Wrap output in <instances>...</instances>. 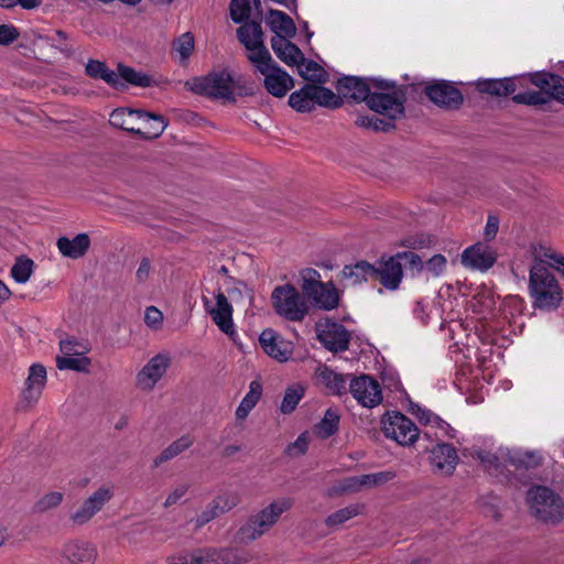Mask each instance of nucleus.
<instances>
[{
	"mask_svg": "<svg viewBox=\"0 0 564 564\" xmlns=\"http://www.w3.org/2000/svg\"><path fill=\"white\" fill-rule=\"evenodd\" d=\"M530 82L540 90L514 94L518 87H523V77L477 80L476 87L479 93L491 96L507 97L512 95L513 102L520 105L542 106L552 99L564 105V77L549 72H536L530 74Z\"/></svg>",
	"mask_w": 564,
	"mask_h": 564,
	"instance_id": "obj_1",
	"label": "nucleus"
},
{
	"mask_svg": "<svg viewBox=\"0 0 564 564\" xmlns=\"http://www.w3.org/2000/svg\"><path fill=\"white\" fill-rule=\"evenodd\" d=\"M293 506L291 498H281L272 501L257 513L251 514L235 533V541L247 545L269 532L281 516Z\"/></svg>",
	"mask_w": 564,
	"mask_h": 564,
	"instance_id": "obj_2",
	"label": "nucleus"
},
{
	"mask_svg": "<svg viewBox=\"0 0 564 564\" xmlns=\"http://www.w3.org/2000/svg\"><path fill=\"white\" fill-rule=\"evenodd\" d=\"M414 89V85L397 86L394 82L386 79L373 80V93L368 99V107L395 121L404 117L406 95Z\"/></svg>",
	"mask_w": 564,
	"mask_h": 564,
	"instance_id": "obj_3",
	"label": "nucleus"
},
{
	"mask_svg": "<svg viewBox=\"0 0 564 564\" xmlns=\"http://www.w3.org/2000/svg\"><path fill=\"white\" fill-rule=\"evenodd\" d=\"M529 291L533 306L539 310H555L562 301V290L544 261L531 267Z\"/></svg>",
	"mask_w": 564,
	"mask_h": 564,
	"instance_id": "obj_4",
	"label": "nucleus"
},
{
	"mask_svg": "<svg viewBox=\"0 0 564 564\" xmlns=\"http://www.w3.org/2000/svg\"><path fill=\"white\" fill-rule=\"evenodd\" d=\"M85 72L87 76L94 79H102L109 86L117 90L127 89V84L147 88L153 85V79L150 75L138 72L133 67L119 63L117 65V73L110 69L106 63L89 59L86 64Z\"/></svg>",
	"mask_w": 564,
	"mask_h": 564,
	"instance_id": "obj_5",
	"label": "nucleus"
},
{
	"mask_svg": "<svg viewBox=\"0 0 564 564\" xmlns=\"http://www.w3.org/2000/svg\"><path fill=\"white\" fill-rule=\"evenodd\" d=\"M531 514L545 524L556 525L564 519L562 497L546 486L534 485L527 492Z\"/></svg>",
	"mask_w": 564,
	"mask_h": 564,
	"instance_id": "obj_6",
	"label": "nucleus"
},
{
	"mask_svg": "<svg viewBox=\"0 0 564 564\" xmlns=\"http://www.w3.org/2000/svg\"><path fill=\"white\" fill-rule=\"evenodd\" d=\"M301 289L305 299L315 308L332 311L338 307L340 296L332 281L323 282L321 273L313 268L300 271Z\"/></svg>",
	"mask_w": 564,
	"mask_h": 564,
	"instance_id": "obj_7",
	"label": "nucleus"
},
{
	"mask_svg": "<svg viewBox=\"0 0 564 564\" xmlns=\"http://www.w3.org/2000/svg\"><path fill=\"white\" fill-rule=\"evenodd\" d=\"M276 314L291 322H302L308 314L305 296L290 283L276 286L271 294Z\"/></svg>",
	"mask_w": 564,
	"mask_h": 564,
	"instance_id": "obj_8",
	"label": "nucleus"
},
{
	"mask_svg": "<svg viewBox=\"0 0 564 564\" xmlns=\"http://www.w3.org/2000/svg\"><path fill=\"white\" fill-rule=\"evenodd\" d=\"M237 85L231 73L223 69L220 72H212L203 77H196L193 80L191 90L212 99H224L235 102L234 91Z\"/></svg>",
	"mask_w": 564,
	"mask_h": 564,
	"instance_id": "obj_9",
	"label": "nucleus"
},
{
	"mask_svg": "<svg viewBox=\"0 0 564 564\" xmlns=\"http://www.w3.org/2000/svg\"><path fill=\"white\" fill-rule=\"evenodd\" d=\"M382 432L386 437L402 446L412 445L420 436L415 423L401 412H392L382 419Z\"/></svg>",
	"mask_w": 564,
	"mask_h": 564,
	"instance_id": "obj_10",
	"label": "nucleus"
},
{
	"mask_svg": "<svg viewBox=\"0 0 564 564\" xmlns=\"http://www.w3.org/2000/svg\"><path fill=\"white\" fill-rule=\"evenodd\" d=\"M257 69L264 76V87L269 94L281 98L293 88V78L281 68L270 56V61L260 59L256 62Z\"/></svg>",
	"mask_w": 564,
	"mask_h": 564,
	"instance_id": "obj_11",
	"label": "nucleus"
},
{
	"mask_svg": "<svg viewBox=\"0 0 564 564\" xmlns=\"http://www.w3.org/2000/svg\"><path fill=\"white\" fill-rule=\"evenodd\" d=\"M216 304L213 305L212 301L203 296V305L206 313L212 317L213 322L218 326V328L225 333L230 339L236 341L235 336L237 335L232 322V305L229 303L227 296L224 294L221 290L215 295Z\"/></svg>",
	"mask_w": 564,
	"mask_h": 564,
	"instance_id": "obj_12",
	"label": "nucleus"
},
{
	"mask_svg": "<svg viewBox=\"0 0 564 564\" xmlns=\"http://www.w3.org/2000/svg\"><path fill=\"white\" fill-rule=\"evenodd\" d=\"M237 37L248 51L253 54L248 56L249 61L256 63L260 59L270 61V53L264 46L263 31L260 21H245L237 29Z\"/></svg>",
	"mask_w": 564,
	"mask_h": 564,
	"instance_id": "obj_13",
	"label": "nucleus"
},
{
	"mask_svg": "<svg viewBox=\"0 0 564 564\" xmlns=\"http://www.w3.org/2000/svg\"><path fill=\"white\" fill-rule=\"evenodd\" d=\"M423 90L434 105L443 109L456 110L464 101L460 90L447 80H435L425 85Z\"/></svg>",
	"mask_w": 564,
	"mask_h": 564,
	"instance_id": "obj_14",
	"label": "nucleus"
},
{
	"mask_svg": "<svg viewBox=\"0 0 564 564\" xmlns=\"http://www.w3.org/2000/svg\"><path fill=\"white\" fill-rule=\"evenodd\" d=\"M348 390L357 402L366 408H373L382 401L381 386L369 375L350 378Z\"/></svg>",
	"mask_w": 564,
	"mask_h": 564,
	"instance_id": "obj_15",
	"label": "nucleus"
},
{
	"mask_svg": "<svg viewBox=\"0 0 564 564\" xmlns=\"http://www.w3.org/2000/svg\"><path fill=\"white\" fill-rule=\"evenodd\" d=\"M317 339L332 352H343L348 349L351 336L344 325L337 322L327 321L318 324Z\"/></svg>",
	"mask_w": 564,
	"mask_h": 564,
	"instance_id": "obj_16",
	"label": "nucleus"
},
{
	"mask_svg": "<svg viewBox=\"0 0 564 564\" xmlns=\"http://www.w3.org/2000/svg\"><path fill=\"white\" fill-rule=\"evenodd\" d=\"M372 279L378 280L389 291L398 290L403 280V268L399 256L395 253L388 258L381 257L377 264H373Z\"/></svg>",
	"mask_w": 564,
	"mask_h": 564,
	"instance_id": "obj_17",
	"label": "nucleus"
},
{
	"mask_svg": "<svg viewBox=\"0 0 564 564\" xmlns=\"http://www.w3.org/2000/svg\"><path fill=\"white\" fill-rule=\"evenodd\" d=\"M113 492L108 487H100L94 491L74 512L69 519L74 525H84L111 500Z\"/></svg>",
	"mask_w": 564,
	"mask_h": 564,
	"instance_id": "obj_18",
	"label": "nucleus"
},
{
	"mask_svg": "<svg viewBox=\"0 0 564 564\" xmlns=\"http://www.w3.org/2000/svg\"><path fill=\"white\" fill-rule=\"evenodd\" d=\"M263 351L279 362L288 361L293 355V344L280 336L272 328H265L259 336Z\"/></svg>",
	"mask_w": 564,
	"mask_h": 564,
	"instance_id": "obj_19",
	"label": "nucleus"
},
{
	"mask_svg": "<svg viewBox=\"0 0 564 564\" xmlns=\"http://www.w3.org/2000/svg\"><path fill=\"white\" fill-rule=\"evenodd\" d=\"M373 80L376 79L345 76L338 79L336 89L344 98H350L357 102L365 101L368 105V99L373 93Z\"/></svg>",
	"mask_w": 564,
	"mask_h": 564,
	"instance_id": "obj_20",
	"label": "nucleus"
},
{
	"mask_svg": "<svg viewBox=\"0 0 564 564\" xmlns=\"http://www.w3.org/2000/svg\"><path fill=\"white\" fill-rule=\"evenodd\" d=\"M460 261L465 268L484 272L494 267L497 253L491 247L477 242L463 251Z\"/></svg>",
	"mask_w": 564,
	"mask_h": 564,
	"instance_id": "obj_21",
	"label": "nucleus"
},
{
	"mask_svg": "<svg viewBox=\"0 0 564 564\" xmlns=\"http://www.w3.org/2000/svg\"><path fill=\"white\" fill-rule=\"evenodd\" d=\"M97 555L94 543L79 539L67 541L61 550V556L68 564H95Z\"/></svg>",
	"mask_w": 564,
	"mask_h": 564,
	"instance_id": "obj_22",
	"label": "nucleus"
},
{
	"mask_svg": "<svg viewBox=\"0 0 564 564\" xmlns=\"http://www.w3.org/2000/svg\"><path fill=\"white\" fill-rule=\"evenodd\" d=\"M170 357L158 354L137 375V386L141 390H152L170 366Z\"/></svg>",
	"mask_w": 564,
	"mask_h": 564,
	"instance_id": "obj_23",
	"label": "nucleus"
},
{
	"mask_svg": "<svg viewBox=\"0 0 564 564\" xmlns=\"http://www.w3.org/2000/svg\"><path fill=\"white\" fill-rule=\"evenodd\" d=\"M45 383V367L40 364H33L29 369L25 388L22 391V404L26 408L33 406L41 398Z\"/></svg>",
	"mask_w": 564,
	"mask_h": 564,
	"instance_id": "obj_24",
	"label": "nucleus"
},
{
	"mask_svg": "<svg viewBox=\"0 0 564 564\" xmlns=\"http://www.w3.org/2000/svg\"><path fill=\"white\" fill-rule=\"evenodd\" d=\"M230 552L217 549H197L180 555L170 564H230Z\"/></svg>",
	"mask_w": 564,
	"mask_h": 564,
	"instance_id": "obj_25",
	"label": "nucleus"
},
{
	"mask_svg": "<svg viewBox=\"0 0 564 564\" xmlns=\"http://www.w3.org/2000/svg\"><path fill=\"white\" fill-rule=\"evenodd\" d=\"M430 459L434 470L446 475H451L455 470L459 460L456 448L447 443H437L431 449Z\"/></svg>",
	"mask_w": 564,
	"mask_h": 564,
	"instance_id": "obj_26",
	"label": "nucleus"
},
{
	"mask_svg": "<svg viewBox=\"0 0 564 564\" xmlns=\"http://www.w3.org/2000/svg\"><path fill=\"white\" fill-rule=\"evenodd\" d=\"M144 110L132 108H117L110 113L109 122L112 127L132 134L140 132L141 115Z\"/></svg>",
	"mask_w": 564,
	"mask_h": 564,
	"instance_id": "obj_27",
	"label": "nucleus"
},
{
	"mask_svg": "<svg viewBox=\"0 0 564 564\" xmlns=\"http://www.w3.org/2000/svg\"><path fill=\"white\" fill-rule=\"evenodd\" d=\"M271 47L275 55L289 66H299L305 61L303 52L284 36H272Z\"/></svg>",
	"mask_w": 564,
	"mask_h": 564,
	"instance_id": "obj_28",
	"label": "nucleus"
},
{
	"mask_svg": "<svg viewBox=\"0 0 564 564\" xmlns=\"http://www.w3.org/2000/svg\"><path fill=\"white\" fill-rule=\"evenodd\" d=\"M395 477L392 470H384L373 474H366L361 476L349 477L345 480L344 486L340 488L343 491H358L362 487H376L383 485Z\"/></svg>",
	"mask_w": 564,
	"mask_h": 564,
	"instance_id": "obj_29",
	"label": "nucleus"
},
{
	"mask_svg": "<svg viewBox=\"0 0 564 564\" xmlns=\"http://www.w3.org/2000/svg\"><path fill=\"white\" fill-rule=\"evenodd\" d=\"M56 246L64 257L78 259L88 251L90 239L87 234H78L73 239L61 237L57 239Z\"/></svg>",
	"mask_w": 564,
	"mask_h": 564,
	"instance_id": "obj_30",
	"label": "nucleus"
},
{
	"mask_svg": "<svg viewBox=\"0 0 564 564\" xmlns=\"http://www.w3.org/2000/svg\"><path fill=\"white\" fill-rule=\"evenodd\" d=\"M505 463L516 469H534L543 464V455L540 451H508Z\"/></svg>",
	"mask_w": 564,
	"mask_h": 564,
	"instance_id": "obj_31",
	"label": "nucleus"
},
{
	"mask_svg": "<svg viewBox=\"0 0 564 564\" xmlns=\"http://www.w3.org/2000/svg\"><path fill=\"white\" fill-rule=\"evenodd\" d=\"M267 24L275 33L274 36L293 37L296 28L293 20L283 11L271 9L267 18Z\"/></svg>",
	"mask_w": 564,
	"mask_h": 564,
	"instance_id": "obj_32",
	"label": "nucleus"
},
{
	"mask_svg": "<svg viewBox=\"0 0 564 564\" xmlns=\"http://www.w3.org/2000/svg\"><path fill=\"white\" fill-rule=\"evenodd\" d=\"M138 126H140L138 135L142 139L150 140L160 137L165 130L167 122L161 115L143 111L141 122Z\"/></svg>",
	"mask_w": 564,
	"mask_h": 564,
	"instance_id": "obj_33",
	"label": "nucleus"
},
{
	"mask_svg": "<svg viewBox=\"0 0 564 564\" xmlns=\"http://www.w3.org/2000/svg\"><path fill=\"white\" fill-rule=\"evenodd\" d=\"M289 106L297 112L306 113L315 109L313 84H305L302 88L291 93Z\"/></svg>",
	"mask_w": 564,
	"mask_h": 564,
	"instance_id": "obj_34",
	"label": "nucleus"
},
{
	"mask_svg": "<svg viewBox=\"0 0 564 564\" xmlns=\"http://www.w3.org/2000/svg\"><path fill=\"white\" fill-rule=\"evenodd\" d=\"M373 264L365 260L357 261L354 264H346L343 268V278L349 280L352 285L366 282L369 278H372Z\"/></svg>",
	"mask_w": 564,
	"mask_h": 564,
	"instance_id": "obj_35",
	"label": "nucleus"
},
{
	"mask_svg": "<svg viewBox=\"0 0 564 564\" xmlns=\"http://www.w3.org/2000/svg\"><path fill=\"white\" fill-rule=\"evenodd\" d=\"M262 395V384L258 380H253L249 384V391L241 400L240 404L236 410V416L238 420H245L251 410L257 405Z\"/></svg>",
	"mask_w": 564,
	"mask_h": 564,
	"instance_id": "obj_36",
	"label": "nucleus"
},
{
	"mask_svg": "<svg viewBox=\"0 0 564 564\" xmlns=\"http://www.w3.org/2000/svg\"><path fill=\"white\" fill-rule=\"evenodd\" d=\"M194 444V438L189 435H183L173 443H171L166 448L162 451L160 455H158L153 459V467L158 468L163 463L173 459L187 448H189Z\"/></svg>",
	"mask_w": 564,
	"mask_h": 564,
	"instance_id": "obj_37",
	"label": "nucleus"
},
{
	"mask_svg": "<svg viewBox=\"0 0 564 564\" xmlns=\"http://www.w3.org/2000/svg\"><path fill=\"white\" fill-rule=\"evenodd\" d=\"M319 377L325 387L334 394L341 395L347 393V379L352 378L351 375L338 373L328 367H325Z\"/></svg>",
	"mask_w": 564,
	"mask_h": 564,
	"instance_id": "obj_38",
	"label": "nucleus"
},
{
	"mask_svg": "<svg viewBox=\"0 0 564 564\" xmlns=\"http://www.w3.org/2000/svg\"><path fill=\"white\" fill-rule=\"evenodd\" d=\"M324 84H313V95L315 106H322L329 109H337L343 105V96L336 95L332 89L324 87Z\"/></svg>",
	"mask_w": 564,
	"mask_h": 564,
	"instance_id": "obj_39",
	"label": "nucleus"
},
{
	"mask_svg": "<svg viewBox=\"0 0 564 564\" xmlns=\"http://www.w3.org/2000/svg\"><path fill=\"white\" fill-rule=\"evenodd\" d=\"M86 348L75 356L56 357V367L59 370H74L77 372H89L91 361L88 357L84 356Z\"/></svg>",
	"mask_w": 564,
	"mask_h": 564,
	"instance_id": "obj_40",
	"label": "nucleus"
},
{
	"mask_svg": "<svg viewBox=\"0 0 564 564\" xmlns=\"http://www.w3.org/2000/svg\"><path fill=\"white\" fill-rule=\"evenodd\" d=\"M340 415L336 409L326 410L322 421L316 424L315 433L321 438H328L338 431Z\"/></svg>",
	"mask_w": 564,
	"mask_h": 564,
	"instance_id": "obj_41",
	"label": "nucleus"
},
{
	"mask_svg": "<svg viewBox=\"0 0 564 564\" xmlns=\"http://www.w3.org/2000/svg\"><path fill=\"white\" fill-rule=\"evenodd\" d=\"M355 124L360 128L371 129L376 132H389L395 129L394 120L392 119H380L376 116H359L357 117Z\"/></svg>",
	"mask_w": 564,
	"mask_h": 564,
	"instance_id": "obj_42",
	"label": "nucleus"
},
{
	"mask_svg": "<svg viewBox=\"0 0 564 564\" xmlns=\"http://www.w3.org/2000/svg\"><path fill=\"white\" fill-rule=\"evenodd\" d=\"M195 48V39L192 32H185L173 41L172 50L180 56V62L188 61Z\"/></svg>",
	"mask_w": 564,
	"mask_h": 564,
	"instance_id": "obj_43",
	"label": "nucleus"
},
{
	"mask_svg": "<svg viewBox=\"0 0 564 564\" xmlns=\"http://www.w3.org/2000/svg\"><path fill=\"white\" fill-rule=\"evenodd\" d=\"M305 389L301 384H293L285 390L280 411L283 414L292 413L304 397Z\"/></svg>",
	"mask_w": 564,
	"mask_h": 564,
	"instance_id": "obj_44",
	"label": "nucleus"
},
{
	"mask_svg": "<svg viewBox=\"0 0 564 564\" xmlns=\"http://www.w3.org/2000/svg\"><path fill=\"white\" fill-rule=\"evenodd\" d=\"M304 69L300 75L312 84H325L328 80L327 72L315 61H304Z\"/></svg>",
	"mask_w": 564,
	"mask_h": 564,
	"instance_id": "obj_45",
	"label": "nucleus"
},
{
	"mask_svg": "<svg viewBox=\"0 0 564 564\" xmlns=\"http://www.w3.org/2000/svg\"><path fill=\"white\" fill-rule=\"evenodd\" d=\"M360 509L361 507L359 505H350L339 509L325 519V524L328 528H337L351 518L358 516L360 513Z\"/></svg>",
	"mask_w": 564,
	"mask_h": 564,
	"instance_id": "obj_46",
	"label": "nucleus"
},
{
	"mask_svg": "<svg viewBox=\"0 0 564 564\" xmlns=\"http://www.w3.org/2000/svg\"><path fill=\"white\" fill-rule=\"evenodd\" d=\"M475 457L485 465V468L490 474L498 476L503 473L505 464L496 454L486 451H478L476 452Z\"/></svg>",
	"mask_w": 564,
	"mask_h": 564,
	"instance_id": "obj_47",
	"label": "nucleus"
},
{
	"mask_svg": "<svg viewBox=\"0 0 564 564\" xmlns=\"http://www.w3.org/2000/svg\"><path fill=\"white\" fill-rule=\"evenodd\" d=\"M33 261L29 258L21 257L17 260V262L11 268V276L18 282V283H25L33 270Z\"/></svg>",
	"mask_w": 564,
	"mask_h": 564,
	"instance_id": "obj_48",
	"label": "nucleus"
},
{
	"mask_svg": "<svg viewBox=\"0 0 564 564\" xmlns=\"http://www.w3.org/2000/svg\"><path fill=\"white\" fill-rule=\"evenodd\" d=\"M229 9L231 20L235 23H242L250 18V0H231Z\"/></svg>",
	"mask_w": 564,
	"mask_h": 564,
	"instance_id": "obj_49",
	"label": "nucleus"
},
{
	"mask_svg": "<svg viewBox=\"0 0 564 564\" xmlns=\"http://www.w3.org/2000/svg\"><path fill=\"white\" fill-rule=\"evenodd\" d=\"M212 502L214 503V509H217L219 514H223L238 506L240 498L237 494L231 492L217 496Z\"/></svg>",
	"mask_w": 564,
	"mask_h": 564,
	"instance_id": "obj_50",
	"label": "nucleus"
},
{
	"mask_svg": "<svg viewBox=\"0 0 564 564\" xmlns=\"http://www.w3.org/2000/svg\"><path fill=\"white\" fill-rule=\"evenodd\" d=\"M63 501V495L57 491L48 492L43 496L34 506L36 512H45L59 506Z\"/></svg>",
	"mask_w": 564,
	"mask_h": 564,
	"instance_id": "obj_51",
	"label": "nucleus"
},
{
	"mask_svg": "<svg viewBox=\"0 0 564 564\" xmlns=\"http://www.w3.org/2000/svg\"><path fill=\"white\" fill-rule=\"evenodd\" d=\"M447 260L446 258L441 254H434L432 258H430L426 263L424 264V268L432 273L434 276L441 275L445 269H446Z\"/></svg>",
	"mask_w": 564,
	"mask_h": 564,
	"instance_id": "obj_52",
	"label": "nucleus"
},
{
	"mask_svg": "<svg viewBox=\"0 0 564 564\" xmlns=\"http://www.w3.org/2000/svg\"><path fill=\"white\" fill-rule=\"evenodd\" d=\"M432 243V238L427 235L411 236L401 241V246L410 249H424L429 248Z\"/></svg>",
	"mask_w": 564,
	"mask_h": 564,
	"instance_id": "obj_53",
	"label": "nucleus"
},
{
	"mask_svg": "<svg viewBox=\"0 0 564 564\" xmlns=\"http://www.w3.org/2000/svg\"><path fill=\"white\" fill-rule=\"evenodd\" d=\"M20 36L18 28L12 24H0V45L8 46Z\"/></svg>",
	"mask_w": 564,
	"mask_h": 564,
	"instance_id": "obj_54",
	"label": "nucleus"
},
{
	"mask_svg": "<svg viewBox=\"0 0 564 564\" xmlns=\"http://www.w3.org/2000/svg\"><path fill=\"white\" fill-rule=\"evenodd\" d=\"M397 256H399V261L405 260L411 270L421 272L424 269L423 260L419 254L414 253L413 251L397 252Z\"/></svg>",
	"mask_w": 564,
	"mask_h": 564,
	"instance_id": "obj_55",
	"label": "nucleus"
},
{
	"mask_svg": "<svg viewBox=\"0 0 564 564\" xmlns=\"http://www.w3.org/2000/svg\"><path fill=\"white\" fill-rule=\"evenodd\" d=\"M217 509H214V503L210 502L197 517L195 518V528L200 529L212 520L219 517Z\"/></svg>",
	"mask_w": 564,
	"mask_h": 564,
	"instance_id": "obj_56",
	"label": "nucleus"
},
{
	"mask_svg": "<svg viewBox=\"0 0 564 564\" xmlns=\"http://www.w3.org/2000/svg\"><path fill=\"white\" fill-rule=\"evenodd\" d=\"M144 322L149 327L158 328L163 322V314L155 306H149L144 313Z\"/></svg>",
	"mask_w": 564,
	"mask_h": 564,
	"instance_id": "obj_57",
	"label": "nucleus"
},
{
	"mask_svg": "<svg viewBox=\"0 0 564 564\" xmlns=\"http://www.w3.org/2000/svg\"><path fill=\"white\" fill-rule=\"evenodd\" d=\"M308 440L305 434H301L295 442L290 444L286 448L289 455H303L307 452Z\"/></svg>",
	"mask_w": 564,
	"mask_h": 564,
	"instance_id": "obj_58",
	"label": "nucleus"
},
{
	"mask_svg": "<svg viewBox=\"0 0 564 564\" xmlns=\"http://www.w3.org/2000/svg\"><path fill=\"white\" fill-rule=\"evenodd\" d=\"M78 346H80V344L75 338L62 339L59 341V349L63 354L62 357L78 355V352H80L77 349Z\"/></svg>",
	"mask_w": 564,
	"mask_h": 564,
	"instance_id": "obj_59",
	"label": "nucleus"
},
{
	"mask_svg": "<svg viewBox=\"0 0 564 564\" xmlns=\"http://www.w3.org/2000/svg\"><path fill=\"white\" fill-rule=\"evenodd\" d=\"M431 426L436 427L437 430H440L441 433H442L441 434L442 437L454 438L455 435H456L455 429H453L446 421H444L438 415L434 419V421L431 424Z\"/></svg>",
	"mask_w": 564,
	"mask_h": 564,
	"instance_id": "obj_60",
	"label": "nucleus"
},
{
	"mask_svg": "<svg viewBox=\"0 0 564 564\" xmlns=\"http://www.w3.org/2000/svg\"><path fill=\"white\" fill-rule=\"evenodd\" d=\"M188 490V485L182 484L177 486L165 499L164 507L169 508L175 505Z\"/></svg>",
	"mask_w": 564,
	"mask_h": 564,
	"instance_id": "obj_61",
	"label": "nucleus"
},
{
	"mask_svg": "<svg viewBox=\"0 0 564 564\" xmlns=\"http://www.w3.org/2000/svg\"><path fill=\"white\" fill-rule=\"evenodd\" d=\"M412 414H414L421 423L429 424V425H431L433 423L434 419L437 416L430 410L422 409L419 405H415V409L413 408Z\"/></svg>",
	"mask_w": 564,
	"mask_h": 564,
	"instance_id": "obj_62",
	"label": "nucleus"
},
{
	"mask_svg": "<svg viewBox=\"0 0 564 564\" xmlns=\"http://www.w3.org/2000/svg\"><path fill=\"white\" fill-rule=\"evenodd\" d=\"M499 228V219L495 216H488L487 224L485 227V237L487 240H491L496 237Z\"/></svg>",
	"mask_w": 564,
	"mask_h": 564,
	"instance_id": "obj_63",
	"label": "nucleus"
},
{
	"mask_svg": "<svg viewBox=\"0 0 564 564\" xmlns=\"http://www.w3.org/2000/svg\"><path fill=\"white\" fill-rule=\"evenodd\" d=\"M151 270V263L148 258H143L139 264L135 276L138 281L143 282L148 279Z\"/></svg>",
	"mask_w": 564,
	"mask_h": 564,
	"instance_id": "obj_64",
	"label": "nucleus"
}]
</instances>
